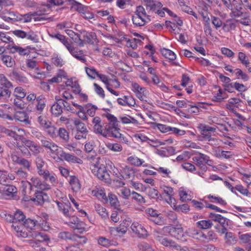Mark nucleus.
Masks as SVG:
<instances>
[{
  "instance_id": "13d9d810",
  "label": "nucleus",
  "mask_w": 251,
  "mask_h": 251,
  "mask_svg": "<svg viewBox=\"0 0 251 251\" xmlns=\"http://www.w3.org/2000/svg\"><path fill=\"white\" fill-rule=\"evenodd\" d=\"M106 147L109 150L114 152H120L123 150L122 146L118 143H108Z\"/></svg>"
},
{
  "instance_id": "ddd939ff",
  "label": "nucleus",
  "mask_w": 251,
  "mask_h": 251,
  "mask_svg": "<svg viewBox=\"0 0 251 251\" xmlns=\"http://www.w3.org/2000/svg\"><path fill=\"white\" fill-rule=\"evenodd\" d=\"M71 54L82 62L86 61V57L82 50L74 47L72 44L67 48Z\"/></svg>"
},
{
  "instance_id": "f8f14e48",
  "label": "nucleus",
  "mask_w": 251,
  "mask_h": 251,
  "mask_svg": "<svg viewBox=\"0 0 251 251\" xmlns=\"http://www.w3.org/2000/svg\"><path fill=\"white\" fill-rule=\"evenodd\" d=\"M130 228L132 232L139 237L145 238L148 236V232L146 228L137 222L132 223Z\"/></svg>"
},
{
  "instance_id": "4c0bfd02",
  "label": "nucleus",
  "mask_w": 251,
  "mask_h": 251,
  "mask_svg": "<svg viewBox=\"0 0 251 251\" xmlns=\"http://www.w3.org/2000/svg\"><path fill=\"white\" fill-rule=\"evenodd\" d=\"M74 124L76 128V131L81 132L88 133V131L85 124L78 119L74 120Z\"/></svg>"
},
{
  "instance_id": "6e6d98bb",
  "label": "nucleus",
  "mask_w": 251,
  "mask_h": 251,
  "mask_svg": "<svg viewBox=\"0 0 251 251\" xmlns=\"http://www.w3.org/2000/svg\"><path fill=\"white\" fill-rule=\"evenodd\" d=\"M151 168L157 171L160 173H161L163 177H166L169 178L171 177L170 174H171V171L168 168L161 167H159L158 168L151 167Z\"/></svg>"
},
{
  "instance_id": "603ef678",
  "label": "nucleus",
  "mask_w": 251,
  "mask_h": 251,
  "mask_svg": "<svg viewBox=\"0 0 251 251\" xmlns=\"http://www.w3.org/2000/svg\"><path fill=\"white\" fill-rule=\"evenodd\" d=\"M0 86L7 88L12 87L11 83L3 74H0Z\"/></svg>"
},
{
  "instance_id": "c756f323",
  "label": "nucleus",
  "mask_w": 251,
  "mask_h": 251,
  "mask_svg": "<svg viewBox=\"0 0 251 251\" xmlns=\"http://www.w3.org/2000/svg\"><path fill=\"white\" fill-rule=\"evenodd\" d=\"M14 118L21 122L29 124L30 121L28 120L27 115L23 111H16L14 114Z\"/></svg>"
},
{
  "instance_id": "0e129e2a",
  "label": "nucleus",
  "mask_w": 251,
  "mask_h": 251,
  "mask_svg": "<svg viewBox=\"0 0 251 251\" xmlns=\"http://www.w3.org/2000/svg\"><path fill=\"white\" fill-rule=\"evenodd\" d=\"M121 87V83L116 78L110 79L106 88H110L114 89H119Z\"/></svg>"
},
{
  "instance_id": "aec40b11",
  "label": "nucleus",
  "mask_w": 251,
  "mask_h": 251,
  "mask_svg": "<svg viewBox=\"0 0 251 251\" xmlns=\"http://www.w3.org/2000/svg\"><path fill=\"white\" fill-rule=\"evenodd\" d=\"M49 150L50 151V156L55 160H59L63 153V150L62 148L54 143L51 147Z\"/></svg>"
},
{
  "instance_id": "f704fd0d",
  "label": "nucleus",
  "mask_w": 251,
  "mask_h": 251,
  "mask_svg": "<svg viewBox=\"0 0 251 251\" xmlns=\"http://www.w3.org/2000/svg\"><path fill=\"white\" fill-rule=\"evenodd\" d=\"M35 164L38 171V174L40 176L47 170L43 169V167L45 164V162L41 156H37L35 159Z\"/></svg>"
},
{
  "instance_id": "b1692460",
  "label": "nucleus",
  "mask_w": 251,
  "mask_h": 251,
  "mask_svg": "<svg viewBox=\"0 0 251 251\" xmlns=\"http://www.w3.org/2000/svg\"><path fill=\"white\" fill-rule=\"evenodd\" d=\"M2 63L8 68L14 67L16 65L15 60L13 57L7 54H3L0 57Z\"/></svg>"
},
{
  "instance_id": "e433bc0d",
  "label": "nucleus",
  "mask_w": 251,
  "mask_h": 251,
  "mask_svg": "<svg viewBox=\"0 0 251 251\" xmlns=\"http://www.w3.org/2000/svg\"><path fill=\"white\" fill-rule=\"evenodd\" d=\"M37 15L36 12H34L31 15L29 14H26L25 15H19L17 16L15 19L17 21H20L23 23H28L30 22L32 19V15L35 16Z\"/></svg>"
},
{
  "instance_id": "680f3d73",
  "label": "nucleus",
  "mask_w": 251,
  "mask_h": 251,
  "mask_svg": "<svg viewBox=\"0 0 251 251\" xmlns=\"http://www.w3.org/2000/svg\"><path fill=\"white\" fill-rule=\"evenodd\" d=\"M201 231L193 228H189L186 231V233L193 238L199 239L201 234Z\"/></svg>"
},
{
  "instance_id": "69168bd1",
  "label": "nucleus",
  "mask_w": 251,
  "mask_h": 251,
  "mask_svg": "<svg viewBox=\"0 0 251 251\" xmlns=\"http://www.w3.org/2000/svg\"><path fill=\"white\" fill-rule=\"evenodd\" d=\"M209 217L211 220L219 223L224 224L225 222V218L220 214L210 213Z\"/></svg>"
},
{
  "instance_id": "e2e57ef3",
  "label": "nucleus",
  "mask_w": 251,
  "mask_h": 251,
  "mask_svg": "<svg viewBox=\"0 0 251 251\" xmlns=\"http://www.w3.org/2000/svg\"><path fill=\"white\" fill-rule=\"evenodd\" d=\"M34 49V48L31 47L29 46H26L24 48L19 46L18 53L20 55H26L29 54L30 53L31 50Z\"/></svg>"
},
{
  "instance_id": "9d476101",
  "label": "nucleus",
  "mask_w": 251,
  "mask_h": 251,
  "mask_svg": "<svg viewBox=\"0 0 251 251\" xmlns=\"http://www.w3.org/2000/svg\"><path fill=\"white\" fill-rule=\"evenodd\" d=\"M23 194L27 201L32 200L37 205H42L48 198L47 195L45 193L43 192L42 191H37L36 192L35 196L32 198L28 195L26 190L25 189L23 190Z\"/></svg>"
},
{
  "instance_id": "052dcab7",
  "label": "nucleus",
  "mask_w": 251,
  "mask_h": 251,
  "mask_svg": "<svg viewBox=\"0 0 251 251\" xmlns=\"http://www.w3.org/2000/svg\"><path fill=\"white\" fill-rule=\"evenodd\" d=\"M201 134L198 136V140L200 141H208L212 137L210 132L201 130Z\"/></svg>"
},
{
  "instance_id": "a211bd4d",
  "label": "nucleus",
  "mask_w": 251,
  "mask_h": 251,
  "mask_svg": "<svg viewBox=\"0 0 251 251\" xmlns=\"http://www.w3.org/2000/svg\"><path fill=\"white\" fill-rule=\"evenodd\" d=\"M23 142L26 147H28L29 151H30L33 154L36 155L40 152V147L33 141L27 139H23Z\"/></svg>"
},
{
  "instance_id": "393cba45",
  "label": "nucleus",
  "mask_w": 251,
  "mask_h": 251,
  "mask_svg": "<svg viewBox=\"0 0 251 251\" xmlns=\"http://www.w3.org/2000/svg\"><path fill=\"white\" fill-rule=\"evenodd\" d=\"M178 194L180 200L184 202L191 200L192 196L191 192L184 187H181L178 190Z\"/></svg>"
},
{
  "instance_id": "de8ad7c7",
  "label": "nucleus",
  "mask_w": 251,
  "mask_h": 251,
  "mask_svg": "<svg viewBox=\"0 0 251 251\" xmlns=\"http://www.w3.org/2000/svg\"><path fill=\"white\" fill-rule=\"evenodd\" d=\"M197 225L200 228L207 229L211 227L213 224L210 220H201L197 223Z\"/></svg>"
},
{
  "instance_id": "f257e3e1",
  "label": "nucleus",
  "mask_w": 251,
  "mask_h": 251,
  "mask_svg": "<svg viewBox=\"0 0 251 251\" xmlns=\"http://www.w3.org/2000/svg\"><path fill=\"white\" fill-rule=\"evenodd\" d=\"M59 210L63 213L64 215L68 218L67 224L75 229H77L80 233L87 231L89 227L83 222L80 221L78 218L73 215V210L67 203L56 201Z\"/></svg>"
},
{
  "instance_id": "3c124183",
  "label": "nucleus",
  "mask_w": 251,
  "mask_h": 251,
  "mask_svg": "<svg viewBox=\"0 0 251 251\" xmlns=\"http://www.w3.org/2000/svg\"><path fill=\"white\" fill-rule=\"evenodd\" d=\"M238 60L246 67L250 64V61L248 57L243 52H239L238 55Z\"/></svg>"
},
{
  "instance_id": "7ed1b4c3",
  "label": "nucleus",
  "mask_w": 251,
  "mask_h": 251,
  "mask_svg": "<svg viewBox=\"0 0 251 251\" xmlns=\"http://www.w3.org/2000/svg\"><path fill=\"white\" fill-rule=\"evenodd\" d=\"M90 168L92 173L100 179L106 181L109 179V175L106 171L103 160H100V158L96 159L95 162L91 165Z\"/></svg>"
},
{
  "instance_id": "72a5a7b5",
  "label": "nucleus",
  "mask_w": 251,
  "mask_h": 251,
  "mask_svg": "<svg viewBox=\"0 0 251 251\" xmlns=\"http://www.w3.org/2000/svg\"><path fill=\"white\" fill-rule=\"evenodd\" d=\"M237 22L234 20H228L224 25L223 28L225 31L230 32L235 30Z\"/></svg>"
},
{
  "instance_id": "39448f33",
  "label": "nucleus",
  "mask_w": 251,
  "mask_h": 251,
  "mask_svg": "<svg viewBox=\"0 0 251 251\" xmlns=\"http://www.w3.org/2000/svg\"><path fill=\"white\" fill-rule=\"evenodd\" d=\"M144 2L149 11L154 12L161 17L165 16L163 5L160 2L154 0H144Z\"/></svg>"
},
{
  "instance_id": "a878e982",
  "label": "nucleus",
  "mask_w": 251,
  "mask_h": 251,
  "mask_svg": "<svg viewBox=\"0 0 251 251\" xmlns=\"http://www.w3.org/2000/svg\"><path fill=\"white\" fill-rule=\"evenodd\" d=\"M69 183L71 187L72 190L76 193L80 191L81 189V185L78 179L74 176H71Z\"/></svg>"
},
{
  "instance_id": "79ce46f5",
  "label": "nucleus",
  "mask_w": 251,
  "mask_h": 251,
  "mask_svg": "<svg viewBox=\"0 0 251 251\" xmlns=\"http://www.w3.org/2000/svg\"><path fill=\"white\" fill-rule=\"evenodd\" d=\"M161 52L165 57L170 60L173 61L176 58V54L169 49L163 48L161 50Z\"/></svg>"
},
{
  "instance_id": "423d86ee",
  "label": "nucleus",
  "mask_w": 251,
  "mask_h": 251,
  "mask_svg": "<svg viewBox=\"0 0 251 251\" xmlns=\"http://www.w3.org/2000/svg\"><path fill=\"white\" fill-rule=\"evenodd\" d=\"M156 239L161 245L166 247H168L178 251H185L186 250L185 248H182L181 247L176 244L172 240L168 239L165 235L158 234L156 236Z\"/></svg>"
},
{
  "instance_id": "2f4dec72",
  "label": "nucleus",
  "mask_w": 251,
  "mask_h": 251,
  "mask_svg": "<svg viewBox=\"0 0 251 251\" xmlns=\"http://www.w3.org/2000/svg\"><path fill=\"white\" fill-rule=\"evenodd\" d=\"M14 146L19 149L20 151L24 155H29L30 152H29L28 147H26L23 140L18 141L17 142H14Z\"/></svg>"
},
{
  "instance_id": "cd10ccee",
  "label": "nucleus",
  "mask_w": 251,
  "mask_h": 251,
  "mask_svg": "<svg viewBox=\"0 0 251 251\" xmlns=\"http://www.w3.org/2000/svg\"><path fill=\"white\" fill-rule=\"evenodd\" d=\"M127 161L135 166L139 167L143 165V167H148V164H143L145 162L143 160L140 159L135 155L128 157L127 158Z\"/></svg>"
},
{
  "instance_id": "bb28decb",
  "label": "nucleus",
  "mask_w": 251,
  "mask_h": 251,
  "mask_svg": "<svg viewBox=\"0 0 251 251\" xmlns=\"http://www.w3.org/2000/svg\"><path fill=\"white\" fill-rule=\"evenodd\" d=\"M228 97L226 91L222 89H219L217 92H214L213 100L216 102L222 101Z\"/></svg>"
},
{
  "instance_id": "6e6552de",
  "label": "nucleus",
  "mask_w": 251,
  "mask_h": 251,
  "mask_svg": "<svg viewBox=\"0 0 251 251\" xmlns=\"http://www.w3.org/2000/svg\"><path fill=\"white\" fill-rule=\"evenodd\" d=\"M131 90L140 100H146L148 97L149 92L145 87L141 86L135 82H132L131 83Z\"/></svg>"
},
{
  "instance_id": "f3484780",
  "label": "nucleus",
  "mask_w": 251,
  "mask_h": 251,
  "mask_svg": "<svg viewBox=\"0 0 251 251\" xmlns=\"http://www.w3.org/2000/svg\"><path fill=\"white\" fill-rule=\"evenodd\" d=\"M59 160H65L69 163H77L79 164H81L83 163V161L81 159L73 154L65 152L64 151Z\"/></svg>"
},
{
  "instance_id": "f03ea898",
  "label": "nucleus",
  "mask_w": 251,
  "mask_h": 251,
  "mask_svg": "<svg viewBox=\"0 0 251 251\" xmlns=\"http://www.w3.org/2000/svg\"><path fill=\"white\" fill-rule=\"evenodd\" d=\"M25 219V216L23 212L19 210H16L13 216L12 227L18 237H27V232L23 226V221Z\"/></svg>"
},
{
  "instance_id": "5fc2aeb1",
  "label": "nucleus",
  "mask_w": 251,
  "mask_h": 251,
  "mask_svg": "<svg viewBox=\"0 0 251 251\" xmlns=\"http://www.w3.org/2000/svg\"><path fill=\"white\" fill-rule=\"evenodd\" d=\"M131 194L130 190L126 187H123L120 190L118 195L122 198L127 200Z\"/></svg>"
},
{
  "instance_id": "a18cd8bd",
  "label": "nucleus",
  "mask_w": 251,
  "mask_h": 251,
  "mask_svg": "<svg viewBox=\"0 0 251 251\" xmlns=\"http://www.w3.org/2000/svg\"><path fill=\"white\" fill-rule=\"evenodd\" d=\"M120 120L123 124H133L134 125H138V122L134 118L127 115L123 116L120 117Z\"/></svg>"
},
{
  "instance_id": "1a4fd4ad",
  "label": "nucleus",
  "mask_w": 251,
  "mask_h": 251,
  "mask_svg": "<svg viewBox=\"0 0 251 251\" xmlns=\"http://www.w3.org/2000/svg\"><path fill=\"white\" fill-rule=\"evenodd\" d=\"M162 233L167 235L170 234L177 240H182L184 236L183 229L182 227H174L173 226H165L162 229Z\"/></svg>"
},
{
  "instance_id": "473e14b6",
  "label": "nucleus",
  "mask_w": 251,
  "mask_h": 251,
  "mask_svg": "<svg viewBox=\"0 0 251 251\" xmlns=\"http://www.w3.org/2000/svg\"><path fill=\"white\" fill-rule=\"evenodd\" d=\"M41 176H43L45 180H49L52 186H55L57 184L58 182L55 175L50 174L48 171H45Z\"/></svg>"
},
{
  "instance_id": "bf43d9fd",
  "label": "nucleus",
  "mask_w": 251,
  "mask_h": 251,
  "mask_svg": "<svg viewBox=\"0 0 251 251\" xmlns=\"http://www.w3.org/2000/svg\"><path fill=\"white\" fill-rule=\"evenodd\" d=\"M83 36L84 40L90 44H93L96 39V35L93 32H85L83 33Z\"/></svg>"
},
{
  "instance_id": "9b49d317",
  "label": "nucleus",
  "mask_w": 251,
  "mask_h": 251,
  "mask_svg": "<svg viewBox=\"0 0 251 251\" xmlns=\"http://www.w3.org/2000/svg\"><path fill=\"white\" fill-rule=\"evenodd\" d=\"M73 96L71 93L67 91H60L59 95L56 96L55 99L57 102L62 103L64 106L66 107L68 110L72 111V108L68 105V103L65 100L72 99Z\"/></svg>"
},
{
  "instance_id": "864d4df0",
  "label": "nucleus",
  "mask_w": 251,
  "mask_h": 251,
  "mask_svg": "<svg viewBox=\"0 0 251 251\" xmlns=\"http://www.w3.org/2000/svg\"><path fill=\"white\" fill-rule=\"evenodd\" d=\"M236 76L238 79H241L244 81H247L249 79L248 75L244 73L240 69L237 68L234 70Z\"/></svg>"
},
{
  "instance_id": "774afa93",
  "label": "nucleus",
  "mask_w": 251,
  "mask_h": 251,
  "mask_svg": "<svg viewBox=\"0 0 251 251\" xmlns=\"http://www.w3.org/2000/svg\"><path fill=\"white\" fill-rule=\"evenodd\" d=\"M137 247L139 251H154L148 243L145 242L139 243Z\"/></svg>"
},
{
  "instance_id": "09e8293b",
  "label": "nucleus",
  "mask_w": 251,
  "mask_h": 251,
  "mask_svg": "<svg viewBox=\"0 0 251 251\" xmlns=\"http://www.w3.org/2000/svg\"><path fill=\"white\" fill-rule=\"evenodd\" d=\"M109 202L114 208L119 209L120 204L117 196L112 193L108 194Z\"/></svg>"
},
{
  "instance_id": "c9c22d12",
  "label": "nucleus",
  "mask_w": 251,
  "mask_h": 251,
  "mask_svg": "<svg viewBox=\"0 0 251 251\" xmlns=\"http://www.w3.org/2000/svg\"><path fill=\"white\" fill-rule=\"evenodd\" d=\"M37 122L40 125V128L43 130L46 129L51 124L46 117L43 116L38 117Z\"/></svg>"
},
{
  "instance_id": "49530a36",
  "label": "nucleus",
  "mask_w": 251,
  "mask_h": 251,
  "mask_svg": "<svg viewBox=\"0 0 251 251\" xmlns=\"http://www.w3.org/2000/svg\"><path fill=\"white\" fill-rule=\"evenodd\" d=\"M225 240L226 244L229 245H233L236 242L235 236L231 232L226 231L225 234Z\"/></svg>"
},
{
  "instance_id": "c85d7f7f",
  "label": "nucleus",
  "mask_w": 251,
  "mask_h": 251,
  "mask_svg": "<svg viewBox=\"0 0 251 251\" xmlns=\"http://www.w3.org/2000/svg\"><path fill=\"white\" fill-rule=\"evenodd\" d=\"M1 131L7 136L13 138L14 140L13 142H17L18 141H19V139L21 137V135H18V133H16L15 127L13 128V130L3 128L2 129Z\"/></svg>"
},
{
  "instance_id": "5701e85b",
  "label": "nucleus",
  "mask_w": 251,
  "mask_h": 251,
  "mask_svg": "<svg viewBox=\"0 0 251 251\" xmlns=\"http://www.w3.org/2000/svg\"><path fill=\"white\" fill-rule=\"evenodd\" d=\"M117 126H111L108 125L107 135L106 137H113L117 138H122V134L119 132V129L117 128Z\"/></svg>"
},
{
  "instance_id": "338daca9",
  "label": "nucleus",
  "mask_w": 251,
  "mask_h": 251,
  "mask_svg": "<svg viewBox=\"0 0 251 251\" xmlns=\"http://www.w3.org/2000/svg\"><path fill=\"white\" fill-rule=\"evenodd\" d=\"M51 112L54 115L57 116L60 115L62 112V109L59 103L54 104L51 107Z\"/></svg>"
},
{
  "instance_id": "c03bdc74",
  "label": "nucleus",
  "mask_w": 251,
  "mask_h": 251,
  "mask_svg": "<svg viewBox=\"0 0 251 251\" xmlns=\"http://www.w3.org/2000/svg\"><path fill=\"white\" fill-rule=\"evenodd\" d=\"M95 209L97 213L103 219L108 217V214L106 209L100 204H96L95 205Z\"/></svg>"
},
{
  "instance_id": "8fccbe9b",
  "label": "nucleus",
  "mask_w": 251,
  "mask_h": 251,
  "mask_svg": "<svg viewBox=\"0 0 251 251\" xmlns=\"http://www.w3.org/2000/svg\"><path fill=\"white\" fill-rule=\"evenodd\" d=\"M173 209L178 212L187 213L190 210L189 206L187 204L173 205Z\"/></svg>"
},
{
  "instance_id": "20e7f679",
  "label": "nucleus",
  "mask_w": 251,
  "mask_h": 251,
  "mask_svg": "<svg viewBox=\"0 0 251 251\" xmlns=\"http://www.w3.org/2000/svg\"><path fill=\"white\" fill-rule=\"evenodd\" d=\"M133 24L136 26H141L145 25L150 21L145 8L142 6L137 7L132 18Z\"/></svg>"
},
{
  "instance_id": "4468645a",
  "label": "nucleus",
  "mask_w": 251,
  "mask_h": 251,
  "mask_svg": "<svg viewBox=\"0 0 251 251\" xmlns=\"http://www.w3.org/2000/svg\"><path fill=\"white\" fill-rule=\"evenodd\" d=\"M117 102L120 105L123 106L133 107L136 104L135 99L130 96H124L122 98L117 99Z\"/></svg>"
},
{
  "instance_id": "0eeeda50",
  "label": "nucleus",
  "mask_w": 251,
  "mask_h": 251,
  "mask_svg": "<svg viewBox=\"0 0 251 251\" xmlns=\"http://www.w3.org/2000/svg\"><path fill=\"white\" fill-rule=\"evenodd\" d=\"M193 160L201 169L206 171L207 168L205 164L211 166L212 164V161L209 157L204 154L199 153L193 157Z\"/></svg>"
},
{
  "instance_id": "4be33fe9",
  "label": "nucleus",
  "mask_w": 251,
  "mask_h": 251,
  "mask_svg": "<svg viewBox=\"0 0 251 251\" xmlns=\"http://www.w3.org/2000/svg\"><path fill=\"white\" fill-rule=\"evenodd\" d=\"M27 237H31L33 238H35L39 242H44L49 240V238L48 236L43 233H41L35 231H29L28 232H27Z\"/></svg>"
},
{
  "instance_id": "ea45409f",
  "label": "nucleus",
  "mask_w": 251,
  "mask_h": 251,
  "mask_svg": "<svg viewBox=\"0 0 251 251\" xmlns=\"http://www.w3.org/2000/svg\"><path fill=\"white\" fill-rule=\"evenodd\" d=\"M107 127L108 125L104 126V127L103 128L101 124H100L99 125L94 126V130L95 133L100 134L104 137H106V135L108 134Z\"/></svg>"
},
{
  "instance_id": "dca6fc26",
  "label": "nucleus",
  "mask_w": 251,
  "mask_h": 251,
  "mask_svg": "<svg viewBox=\"0 0 251 251\" xmlns=\"http://www.w3.org/2000/svg\"><path fill=\"white\" fill-rule=\"evenodd\" d=\"M32 185L35 188L41 191L48 190L50 189V186L46 182L42 181L37 177H32L30 179Z\"/></svg>"
},
{
  "instance_id": "4d7b16f0",
  "label": "nucleus",
  "mask_w": 251,
  "mask_h": 251,
  "mask_svg": "<svg viewBox=\"0 0 251 251\" xmlns=\"http://www.w3.org/2000/svg\"><path fill=\"white\" fill-rule=\"evenodd\" d=\"M13 95L16 98H24L26 95L25 91L21 87H17L15 88Z\"/></svg>"
},
{
  "instance_id": "7c9ffc66",
  "label": "nucleus",
  "mask_w": 251,
  "mask_h": 251,
  "mask_svg": "<svg viewBox=\"0 0 251 251\" xmlns=\"http://www.w3.org/2000/svg\"><path fill=\"white\" fill-rule=\"evenodd\" d=\"M91 195L99 199L106 200V197L104 190L100 187H96L91 190Z\"/></svg>"
},
{
  "instance_id": "6ab92c4d",
  "label": "nucleus",
  "mask_w": 251,
  "mask_h": 251,
  "mask_svg": "<svg viewBox=\"0 0 251 251\" xmlns=\"http://www.w3.org/2000/svg\"><path fill=\"white\" fill-rule=\"evenodd\" d=\"M134 169L127 165L121 167V177L124 179L132 178L134 176Z\"/></svg>"
},
{
  "instance_id": "58836bf2",
  "label": "nucleus",
  "mask_w": 251,
  "mask_h": 251,
  "mask_svg": "<svg viewBox=\"0 0 251 251\" xmlns=\"http://www.w3.org/2000/svg\"><path fill=\"white\" fill-rule=\"evenodd\" d=\"M24 227L27 232L35 231L33 230L34 228L36 226L35 222L30 219H27L23 222Z\"/></svg>"
},
{
  "instance_id": "412c9836",
  "label": "nucleus",
  "mask_w": 251,
  "mask_h": 251,
  "mask_svg": "<svg viewBox=\"0 0 251 251\" xmlns=\"http://www.w3.org/2000/svg\"><path fill=\"white\" fill-rule=\"evenodd\" d=\"M231 12L230 13L231 16L240 17L242 15V7L241 4L236 0H233L229 8Z\"/></svg>"
},
{
  "instance_id": "a19ab883",
  "label": "nucleus",
  "mask_w": 251,
  "mask_h": 251,
  "mask_svg": "<svg viewBox=\"0 0 251 251\" xmlns=\"http://www.w3.org/2000/svg\"><path fill=\"white\" fill-rule=\"evenodd\" d=\"M44 131L52 138H54L58 136V130L52 124Z\"/></svg>"
},
{
  "instance_id": "37998d69",
  "label": "nucleus",
  "mask_w": 251,
  "mask_h": 251,
  "mask_svg": "<svg viewBox=\"0 0 251 251\" xmlns=\"http://www.w3.org/2000/svg\"><path fill=\"white\" fill-rule=\"evenodd\" d=\"M51 62L56 66H62L64 64V61L61 55L56 53L53 54L51 57Z\"/></svg>"
},
{
  "instance_id": "2eb2a0df",
  "label": "nucleus",
  "mask_w": 251,
  "mask_h": 251,
  "mask_svg": "<svg viewBox=\"0 0 251 251\" xmlns=\"http://www.w3.org/2000/svg\"><path fill=\"white\" fill-rule=\"evenodd\" d=\"M128 226L129 222L126 220H124L119 226L116 227H111L110 232L112 234L115 235H116V233H119L123 235L126 232Z\"/></svg>"
}]
</instances>
